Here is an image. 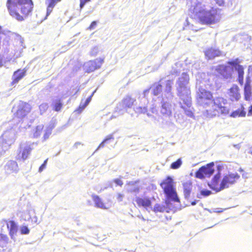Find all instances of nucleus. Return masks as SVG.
Masks as SVG:
<instances>
[{
	"mask_svg": "<svg viewBox=\"0 0 252 252\" xmlns=\"http://www.w3.org/2000/svg\"><path fill=\"white\" fill-rule=\"evenodd\" d=\"M63 103L61 99L56 100L52 104L53 110L56 112L60 111L63 108Z\"/></svg>",
	"mask_w": 252,
	"mask_h": 252,
	"instance_id": "cd10ccee",
	"label": "nucleus"
},
{
	"mask_svg": "<svg viewBox=\"0 0 252 252\" xmlns=\"http://www.w3.org/2000/svg\"><path fill=\"white\" fill-rule=\"evenodd\" d=\"M124 197V195L123 194L119 193L117 195V199L118 201L121 202L123 201V199Z\"/></svg>",
	"mask_w": 252,
	"mask_h": 252,
	"instance_id": "a19ab883",
	"label": "nucleus"
},
{
	"mask_svg": "<svg viewBox=\"0 0 252 252\" xmlns=\"http://www.w3.org/2000/svg\"><path fill=\"white\" fill-rule=\"evenodd\" d=\"M33 5L32 0H7L6 1L9 15L19 22L24 21L32 15Z\"/></svg>",
	"mask_w": 252,
	"mask_h": 252,
	"instance_id": "f257e3e1",
	"label": "nucleus"
},
{
	"mask_svg": "<svg viewBox=\"0 0 252 252\" xmlns=\"http://www.w3.org/2000/svg\"><path fill=\"white\" fill-rule=\"evenodd\" d=\"M113 182L115 183L117 186L122 187L123 185V181L120 179H115L113 180Z\"/></svg>",
	"mask_w": 252,
	"mask_h": 252,
	"instance_id": "4c0bfd02",
	"label": "nucleus"
},
{
	"mask_svg": "<svg viewBox=\"0 0 252 252\" xmlns=\"http://www.w3.org/2000/svg\"><path fill=\"white\" fill-rule=\"evenodd\" d=\"M248 115L249 116H252V105L250 106V107H249Z\"/></svg>",
	"mask_w": 252,
	"mask_h": 252,
	"instance_id": "37998d69",
	"label": "nucleus"
},
{
	"mask_svg": "<svg viewBox=\"0 0 252 252\" xmlns=\"http://www.w3.org/2000/svg\"><path fill=\"white\" fill-rule=\"evenodd\" d=\"M96 25V21H93L90 24V26L88 27L89 30H93L94 29Z\"/></svg>",
	"mask_w": 252,
	"mask_h": 252,
	"instance_id": "79ce46f5",
	"label": "nucleus"
},
{
	"mask_svg": "<svg viewBox=\"0 0 252 252\" xmlns=\"http://www.w3.org/2000/svg\"><path fill=\"white\" fill-rule=\"evenodd\" d=\"M205 57L208 60H212L222 56V52L218 48L210 47L206 49L204 52Z\"/></svg>",
	"mask_w": 252,
	"mask_h": 252,
	"instance_id": "4468645a",
	"label": "nucleus"
},
{
	"mask_svg": "<svg viewBox=\"0 0 252 252\" xmlns=\"http://www.w3.org/2000/svg\"><path fill=\"white\" fill-rule=\"evenodd\" d=\"M227 94L229 99L231 101H238L241 97L240 89L236 84L232 85L228 89Z\"/></svg>",
	"mask_w": 252,
	"mask_h": 252,
	"instance_id": "f8f14e48",
	"label": "nucleus"
},
{
	"mask_svg": "<svg viewBox=\"0 0 252 252\" xmlns=\"http://www.w3.org/2000/svg\"><path fill=\"white\" fill-rule=\"evenodd\" d=\"M139 191V188L138 187H137V188L134 189H133L131 190L130 191L138 192Z\"/></svg>",
	"mask_w": 252,
	"mask_h": 252,
	"instance_id": "c03bdc74",
	"label": "nucleus"
},
{
	"mask_svg": "<svg viewBox=\"0 0 252 252\" xmlns=\"http://www.w3.org/2000/svg\"><path fill=\"white\" fill-rule=\"evenodd\" d=\"M135 202L139 207H142L146 209L152 207V201L148 197H137L135 198Z\"/></svg>",
	"mask_w": 252,
	"mask_h": 252,
	"instance_id": "a211bd4d",
	"label": "nucleus"
},
{
	"mask_svg": "<svg viewBox=\"0 0 252 252\" xmlns=\"http://www.w3.org/2000/svg\"><path fill=\"white\" fill-rule=\"evenodd\" d=\"M20 232L22 234H28L30 233V230L26 226H22L20 228Z\"/></svg>",
	"mask_w": 252,
	"mask_h": 252,
	"instance_id": "72a5a7b5",
	"label": "nucleus"
},
{
	"mask_svg": "<svg viewBox=\"0 0 252 252\" xmlns=\"http://www.w3.org/2000/svg\"><path fill=\"white\" fill-rule=\"evenodd\" d=\"M252 94L251 80L250 77H247L244 88V98L246 100H250Z\"/></svg>",
	"mask_w": 252,
	"mask_h": 252,
	"instance_id": "dca6fc26",
	"label": "nucleus"
},
{
	"mask_svg": "<svg viewBox=\"0 0 252 252\" xmlns=\"http://www.w3.org/2000/svg\"><path fill=\"white\" fill-rule=\"evenodd\" d=\"M92 198L94 202L95 207L103 209H108V208L105 206V204L102 200L98 195H93Z\"/></svg>",
	"mask_w": 252,
	"mask_h": 252,
	"instance_id": "5701e85b",
	"label": "nucleus"
},
{
	"mask_svg": "<svg viewBox=\"0 0 252 252\" xmlns=\"http://www.w3.org/2000/svg\"><path fill=\"white\" fill-rule=\"evenodd\" d=\"M211 102V107L206 110V113L208 116L214 117L226 115L229 114V109L225 106L226 100L222 97H216Z\"/></svg>",
	"mask_w": 252,
	"mask_h": 252,
	"instance_id": "7ed1b4c3",
	"label": "nucleus"
},
{
	"mask_svg": "<svg viewBox=\"0 0 252 252\" xmlns=\"http://www.w3.org/2000/svg\"><path fill=\"white\" fill-rule=\"evenodd\" d=\"M104 58H97L86 62L83 67L84 70L86 73H90L100 68L104 62Z\"/></svg>",
	"mask_w": 252,
	"mask_h": 252,
	"instance_id": "9b49d317",
	"label": "nucleus"
},
{
	"mask_svg": "<svg viewBox=\"0 0 252 252\" xmlns=\"http://www.w3.org/2000/svg\"><path fill=\"white\" fill-rule=\"evenodd\" d=\"M44 106L40 105V108L41 107H43Z\"/></svg>",
	"mask_w": 252,
	"mask_h": 252,
	"instance_id": "49530a36",
	"label": "nucleus"
},
{
	"mask_svg": "<svg viewBox=\"0 0 252 252\" xmlns=\"http://www.w3.org/2000/svg\"><path fill=\"white\" fill-rule=\"evenodd\" d=\"M200 194L204 196H207L211 194V191L207 189L202 190L201 191Z\"/></svg>",
	"mask_w": 252,
	"mask_h": 252,
	"instance_id": "c9c22d12",
	"label": "nucleus"
},
{
	"mask_svg": "<svg viewBox=\"0 0 252 252\" xmlns=\"http://www.w3.org/2000/svg\"><path fill=\"white\" fill-rule=\"evenodd\" d=\"M160 111L163 115H171L172 114L171 105L167 102H162Z\"/></svg>",
	"mask_w": 252,
	"mask_h": 252,
	"instance_id": "4be33fe9",
	"label": "nucleus"
},
{
	"mask_svg": "<svg viewBox=\"0 0 252 252\" xmlns=\"http://www.w3.org/2000/svg\"><path fill=\"white\" fill-rule=\"evenodd\" d=\"M31 150L32 149L30 147H27L24 148L23 150L20 151L19 154H21V159L24 160L26 159L30 155Z\"/></svg>",
	"mask_w": 252,
	"mask_h": 252,
	"instance_id": "bb28decb",
	"label": "nucleus"
},
{
	"mask_svg": "<svg viewBox=\"0 0 252 252\" xmlns=\"http://www.w3.org/2000/svg\"><path fill=\"white\" fill-rule=\"evenodd\" d=\"M47 161V159L45 160L44 161L43 163L39 167V169H38V171L39 172H41L46 168Z\"/></svg>",
	"mask_w": 252,
	"mask_h": 252,
	"instance_id": "e433bc0d",
	"label": "nucleus"
},
{
	"mask_svg": "<svg viewBox=\"0 0 252 252\" xmlns=\"http://www.w3.org/2000/svg\"><path fill=\"white\" fill-rule=\"evenodd\" d=\"M183 188V192L186 198H188L190 196L192 191V184L191 181L187 180L182 183Z\"/></svg>",
	"mask_w": 252,
	"mask_h": 252,
	"instance_id": "aec40b11",
	"label": "nucleus"
},
{
	"mask_svg": "<svg viewBox=\"0 0 252 252\" xmlns=\"http://www.w3.org/2000/svg\"><path fill=\"white\" fill-rule=\"evenodd\" d=\"M61 0H46L45 4L46 5V15L43 19L41 20H44L47 19V17L53 11V8L55 6L56 4L60 2Z\"/></svg>",
	"mask_w": 252,
	"mask_h": 252,
	"instance_id": "6ab92c4d",
	"label": "nucleus"
},
{
	"mask_svg": "<svg viewBox=\"0 0 252 252\" xmlns=\"http://www.w3.org/2000/svg\"><path fill=\"white\" fill-rule=\"evenodd\" d=\"M214 163L211 162L205 165L202 166L195 172V177L200 179L204 177H210L214 172Z\"/></svg>",
	"mask_w": 252,
	"mask_h": 252,
	"instance_id": "1a4fd4ad",
	"label": "nucleus"
},
{
	"mask_svg": "<svg viewBox=\"0 0 252 252\" xmlns=\"http://www.w3.org/2000/svg\"><path fill=\"white\" fill-rule=\"evenodd\" d=\"M216 71L224 80L232 78V73L229 70L227 65L219 64L216 67Z\"/></svg>",
	"mask_w": 252,
	"mask_h": 252,
	"instance_id": "ddd939ff",
	"label": "nucleus"
},
{
	"mask_svg": "<svg viewBox=\"0 0 252 252\" xmlns=\"http://www.w3.org/2000/svg\"><path fill=\"white\" fill-rule=\"evenodd\" d=\"M159 185L163 190L166 200L180 202L173 179L171 177L167 176L160 182Z\"/></svg>",
	"mask_w": 252,
	"mask_h": 252,
	"instance_id": "20e7f679",
	"label": "nucleus"
},
{
	"mask_svg": "<svg viewBox=\"0 0 252 252\" xmlns=\"http://www.w3.org/2000/svg\"><path fill=\"white\" fill-rule=\"evenodd\" d=\"M31 110L32 107L29 103L20 101L14 115L18 119H23L31 112Z\"/></svg>",
	"mask_w": 252,
	"mask_h": 252,
	"instance_id": "9d476101",
	"label": "nucleus"
},
{
	"mask_svg": "<svg viewBox=\"0 0 252 252\" xmlns=\"http://www.w3.org/2000/svg\"><path fill=\"white\" fill-rule=\"evenodd\" d=\"M191 204H192V205H195V202H192L191 203Z\"/></svg>",
	"mask_w": 252,
	"mask_h": 252,
	"instance_id": "a18cd8bd",
	"label": "nucleus"
},
{
	"mask_svg": "<svg viewBox=\"0 0 252 252\" xmlns=\"http://www.w3.org/2000/svg\"><path fill=\"white\" fill-rule=\"evenodd\" d=\"M241 62V60L239 58H236L233 60L227 62V63L228 65L234 67L237 71L238 74L237 82L240 86H242L244 84L245 72L244 67L240 64Z\"/></svg>",
	"mask_w": 252,
	"mask_h": 252,
	"instance_id": "6e6552de",
	"label": "nucleus"
},
{
	"mask_svg": "<svg viewBox=\"0 0 252 252\" xmlns=\"http://www.w3.org/2000/svg\"><path fill=\"white\" fill-rule=\"evenodd\" d=\"M240 178L237 173H228L221 179V174L218 172L214 175L211 182L208 184L209 187L216 192H219L236 183Z\"/></svg>",
	"mask_w": 252,
	"mask_h": 252,
	"instance_id": "f03ea898",
	"label": "nucleus"
},
{
	"mask_svg": "<svg viewBox=\"0 0 252 252\" xmlns=\"http://www.w3.org/2000/svg\"><path fill=\"white\" fill-rule=\"evenodd\" d=\"M182 164L181 158H178L175 161L172 162L170 165V168L172 169H178Z\"/></svg>",
	"mask_w": 252,
	"mask_h": 252,
	"instance_id": "c756f323",
	"label": "nucleus"
},
{
	"mask_svg": "<svg viewBox=\"0 0 252 252\" xmlns=\"http://www.w3.org/2000/svg\"><path fill=\"white\" fill-rule=\"evenodd\" d=\"M94 92H93L92 94L88 97L84 102H83V100L81 101L79 106L75 110V111L78 113H80L88 105V104L90 103L92 97L93 95Z\"/></svg>",
	"mask_w": 252,
	"mask_h": 252,
	"instance_id": "393cba45",
	"label": "nucleus"
},
{
	"mask_svg": "<svg viewBox=\"0 0 252 252\" xmlns=\"http://www.w3.org/2000/svg\"><path fill=\"white\" fill-rule=\"evenodd\" d=\"M26 72L27 69L26 68L18 69L14 71L12 77L11 85L13 86L17 84L20 80L26 76Z\"/></svg>",
	"mask_w": 252,
	"mask_h": 252,
	"instance_id": "2eb2a0df",
	"label": "nucleus"
},
{
	"mask_svg": "<svg viewBox=\"0 0 252 252\" xmlns=\"http://www.w3.org/2000/svg\"><path fill=\"white\" fill-rule=\"evenodd\" d=\"M136 99L133 98L131 95H126L123 98L121 102L122 107L126 110L131 108L134 105Z\"/></svg>",
	"mask_w": 252,
	"mask_h": 252,
	"instance_id": "f3484780",
	"label": "nucleus"
},
{
	"mask_svg": "<svg viewBox=\"0 0 252 252\" xmlns=\"http://www.w3.org/2000/svg\"><path fill=\"white\" fill-rule=\"evenodd\" d=\"M5 168L6 170L10 172L17 171L18 168V164L15 161L10 160L5 165Z\"/></svg>",
	"mask_w": 252,
	"mask_h": 252,
	"instance_id": "b1692460",
	"label": "nucleus"
},
{
	"mask_svg": "<svg viewBox=\"0 0 252 252\" xmlns=\"http://www.w3.org/2000/svg\"><path fill=\"white\" fill-rule=\"evenodd\" d=\"M189 80V75L186 72L183 73L181 76L178 78L177 81L178 87L177 90L179 96H181L184 94H190L189 89L187 86Z\"/></svg>",
	"mask_w": 252,
	"mask_h": 252,
	"instance_id": "0eeeda50",
	"label": "nucleus"
},
{
	"mask_svg": "<svg viewBox=\"0 0 252 252\" xmlns=\"http://www.w3.org/2000/svg\"><path fill=\"white\" fill-rule=\"evenodd\" d=\"M251 154L252 155V151L251 152Z\"/></svg>",
	"mask_w": 252,
	"mask_h": 252,
	"instance_id": "de8ad7c7",
	"label": "nucleus"
},
{
	"mask_svg": "<svg viewBox=\"0 0 252 252\" xmlns=\"http://www.w3.org/2000/svg\"><path fill=\"white\" fill-rule=\"evenodd\" d=\"M172 84V81L171 80H167L166 83V88L168 89L169 91H170L172 88L171 86Z\"/></svg>",
	"mask_w": 252,
	"mask_h": 252,
	"instance_id": "ea45409f",
	"label": "nucleus"
},
{
	"mask_svg": "<svg viewBox=\"0 0 252 252\" xmlns=\"http://www.w3.org/2000/svg\"><path fill=\"white\" fill-rule=\"evenodd\" d=\"M196 99L198 103L204 107L209 106L214 99L213 93L203 88L199 89L196 93Z\"/></svg>",
	"mask_w": 252,
	"mask_h": 252,
	"instance_id": "423d86ee",
	"label": "nucleus"
},
{
	"mask_svg": "<svg viewBox=\"0 0 252 252\" xmlns=\"http://www.w3.org/2000/svg\"><path fill=\"white\" fill-rule=\"evenodd\" d=\"M162 86L161 84L158 85L153 90L154 95H158L162 91Z\"/></svg>",
	"mask_w": 252,
	"mask_h": 252,
	"instance_id": "2f4dec72",
	"label": "nucleus"
},
{
	"mask_svg": "<svg viewBox=\"0 0 252 252\" xmlns=\"http://www.w3.org/2000/svg\"><path fill=\"white\" fill-rule=\"evenodd\" d=\"M98 52V49L97 47L93 48L90 52V55L92 56H95Z\"/></svg>",
	"mask_w": 252,
	"mask_h": 252,
	"instance_id": "f704fd0d",
	"label": "nucleus"
},
{
	"mask_svg": "<svg viewBox=\"0 0 252 252\" xmlns=\"http://www.w3.org/2000/svg\"><path fill=\"white\" fill-rule=\"evenodd\" d=\"M246 116V112L244 110V108L243 105H241V108L235 111H234L230 114V116L233 118L237 117H245Z\"/></svg>",
	"mask_w": 252,
	"mask_h": 252,
	"instance_id": "a878e982",
	"label": "nucleus"
},
{
	"mask_svg": "<svg viewBox=\"0 0 252 252\" xmlns=\"http://www.w3.org/2000/svg\"><path fill=\"white\" fill-rule=\"evenodd\" d=\"M164 206L159 204H156L154 206V208L153 209V210L156 212H162L164 211Z\"/></svg>",
	"mask_w": 252,
	"mask_h": 252,
	"instance_id": "7c9ffc66",
	"label": "nucleus"
},
{
	"mask_svg": "<svg viewBox=\"0 0 252 252\" xmlns=\"http://www.w3.org/2000/svg\"><path fill=\"white\" fill-rule=\"evenodd\" d=\"M6 226L9 231V235L12 238L14 235L15 234L17 231V226L13 220L8 221L6 223Z\"/></svg>",
	"mask_w": 252,
	"mask_h": 252,
	"instance_id": "412c9836",
	"label": "nucleus"
},
{
	"mask_svg": "<svg viewBox=\"0 0 252 252\" xmlns=\"http://www.w3.org/2000/svg\"><path fill=\"white\" fill-rule=\"evenodd\" d=\"M8 242V238L7 235L0 233V247H3Z\"/></svg>",
	"mask_w": 252,
	"mask_h": 252,
	"instance_id": "c85d7f7f",
	"label": "nucleus"
},
{
	"mask_svg": "<svg viewBox=\"0 0 252 252\" xmlns=\"http://www.w3.org/2000/svg\"><path fill=\"white\" fill-rule=\"evenodd\" d=\"M194 16L201 24L204 25L214 24L219 20L217 12L214 10H206L201 9L198 11H195Z\"/></svg>",
	"mask_w": 252,
	"mask_h": 252,
	"instance_id": "39448f33",
	"label": "nucleus"
},
{
	"mask_svg": "<svg viewBox=\"0 0 252 252\" xmlns=\"http://www.w3.org/2000/svg\"><path fill=\"white\" fill-rule=\"evenodd\" d=\"M114 137L112 134H110L106 137V138L103 140V141L100 144L98 147H103L105 143L107 142L111 139H113Z\"/></svg>",
	"mask_w": 252,
	"mask_h": 252,
	"instance_id": "473e14b6",
	"label": "nucleus"
},
{
	"mask_svg": "<svg viewBox=\"0 0 252 252\" xmlns=\"http://www.w3.org/2000/svg\"><path fill=\"white\" fill-rule=\"evenodd\" d=\"M91 1V0H80V8L82 9L84 5Z\"/></svg>",
	"mask_w": 252,
	"mask_h": 252,
	"instance_id": "58836bf2",
	"label": "nucleus"
}]
</instances>
